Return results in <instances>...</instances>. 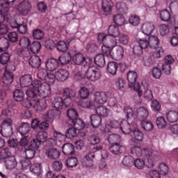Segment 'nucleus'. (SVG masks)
I'll return each instance as SVG.
<instances>
[{
    "instance_id": "bf43d9fd",
    "label": "nucleus",
    "mask_w": 178,
    "mask_h": 178,
    "mask_svg": "<svg viewBox=\"0 0 178 178\" xmlns=\"http://www.w3.org/2000/svg\"><path fill=\"white\" fill-rule=\"evenodd\" d=\"M159 172L163 176H166V175L169 173V167H168V165H166V163H161L159 165Z\"/></svg>"
},
{
    "instance_id": "f8f14e48",
    "label": "nucleus",
    "mask_w": 178,
    "mask_h": 178,
    "mask_svg": "<svg viewBox=\"0 0 178 178\" xmlns=\"http://www.w3.org/2000/svg\"><path fill=\"white\" fill-rule=\"evenodd\" d=\"M67 124L68 126H72V127H74L75 129L80 131L83 130L84 129V127L86 124H84V122L81 120L80 118H75L74 120H68L67 121Z\"/></svg>"
},
{
    "instance_id": "338daca9",
    "label": "nucleus",
    "mask_w": 178,
    "mask_h": 178,
    "mask_svg": "<svg viewBox=\"0 0 178 178\" xmlns=\"http://www.w3.org/2000/svg\"><path fill=\"white\" fill-rule=\"evenodd\" d=\"M134 165L138 169H144L145 168V161L143 159H136L134 161Z\"/></svg>"
},
{
    "instance_id": "72a5a7b5",
    "label": "nucleus",
    "mask_w": 178,
    "mask_h": 178,
    "mask_svg": "<svg viewBox=\"0 0 178 178\" xmlns=\"http://www.w3.org/2000/svg\"><path fill=\"white\" fill-rule=\"evenodd\" d=\"M91 124L94 129H97L101 126L102 123V118L99 115H92L90 118Z\"/></svg>"
},
{
    "instance_id": "09e8293b",
    "label": "nucleus",
    "mask_w": 178,
    "mask_h": 178,
    "mask_svg": "<svg viewBox=\"0 0 178 178\" xmlns=\"http://www.w3.org/2000/svg\"><path fill=\"white\" fill-rule=\"evenodd\" d=\"M10 155H12V152H10V149L8 147L0 150V161L8 159Z\"/></svg>"
},
{
    "instance_id": "774afa93",
    "label": "nucleus",
    "mask_w": 178,
    "mask_h": 178,
    "mask_svg": "<svg viewBox=\"0 0 178 178\" xmlns=\"http://www.w3.org/2000/svg\"><path fill=\"white\" fill-rule=\"evenodd\" d=\"M56 48L60 52H66L68 47L65 41H59L56 44Z\"/></svg>"
},
{
    "instance_id": "052dcab7",
    "label": "nucleus",
    "mask_w": 178,
    "mask_h": 178,
    "mask_svg": "<svg viewBox=\"0 0 178 178\" xmlns=\"http://www.w3.org/2000/svg\"><path fill=\"white\" fill-rule=\"evenodd\" d=\"M27 145H29V139H27V137L22 138L19 142L18 151H23L24 149H26V147H27Z\"/></svg>"
},
{
    "instance_id": "7c9ffc66",
    "label": "nucleus",
    "mask_w": 178,
    "mask_h": 178,
    "mask_svg": "<svg viewBox=\"0 0 178 178\" xmlns=\"http://www.w3.org/2000/svg\"><path fill=\"white\" fill-rule=\"evenodd\" d=\"M105 54H97L94 58L95 63L99 67H104L106 65V61H105Z\"/></svg>"
},
{
    "instance_id": "4d7b16f0",
    "label": "nucleus",
    "mask_w": 178,
    "mask_h": 178,
    "mask_svg": "<svg viewBox=\"0 0 178 178\" xmlns=\"http://www.w3.org/2000/svg\"><path fill=\"white\" fill-rule=\"evenodd\" d=\"M160 17L163 22L170 20V12L168 10H163L160 12Z\"/></svg>"
},
{
    "instance_id": "c756f323",
    "label": "nucleus",
    "mask_w": 178,
    "mask_h": 178,
    "mask_svg": "<svg viewBox=\"0 0 178 178\" xmlns=\"http://www.w3.org/2000/svg\"><path fill=\"white\" fill-rule=\"evenodd\" d=\"M31 129V127L30 124L27 122H22L18 128V133H19L21 136H26V134H28Z\"/></svg>"
},
{
    "instance_id": "7ed1b4c3",
    "label": "nucleus",
    "mask_w": 178,
    "mask_h": 178,
    "mask_svg": "<svg viewBox=\"0 0 178 178\" xmlns=\"http://www.w3.org/2000/svg\"><path fill=\"white\" fill-rule=\"evenodd\" d=\"M81 70L85 79L89 81H97L101 77V71L95 65H84L81 67Z\"/></svg>"
},
{
    "instance_id": "ddd939ff",
    "label": "nucleus",
    "mask_w": 178,
    "mask_h": 178,
    "mask_svg": "<svg viewBox=\"0 0 178 178\" xmlns=\"http://www.w3.org/2000/svg\"><path fill=\"white\" fill-rule=\"evenodd\" d=\"M31 10V4L26 1H24L18 6V10L22 16H27L29 12Z\"/></svg>"
},
{
    "instance_id": "e2e57ef3",
    "label": "nucleus",
    "mask_w": 178,
    "mask_h": 178,
    "mask_svg": "<svg viewBox=\"0 0 178 178\" xmlns=\"http://www.w3.org/2000/svg\"><path fill=\"white\" fill-rule=\"evenodd\" d=\"M36 138L42 144V143H45L48 140V133L46 131L39 132L36 136Z\"/></svg>"
},
{
    "instance_id": "dca6fc26",
    "label": "nucleus",
    "mask_w": 178,
    "mask_h": 178,
    "mask_svg": "<svg viewBox=\"0 0 178 178\" xmlns=\"http://www.w3.org/2000/svg\"><path fill=\"white\" fill-rule=\"evenodd\" d=\"M49 159H58L60 156V152L55 147H49L45 151Z\"/></svg>"
},
{
    "instance_id": "39448f33",
    "label": "nucleus",
    "mask_w": 178,
    "mask_h": 178,
    "mask_svg": "<svg viewBox=\"0 0 178 178\" xmlns=\"http://www.w3.org/2000/svg\"><path fill=\"white\" fill-rule=\"evenodd\" d=\"M103 54L107 56V58H111L114 59V60H122L123 56H124V50L122 46H117L114 49L105 50L103 49Z\"/></svg>"
},
{
    "instance_id": "603ef678",
    "label": "nucleus",
    "mask_w": 178,
    "mask_h": 178,
    "mask_svg": "<svg viewBox=\"0 0 178 178\" xmlns=\"http://www.w3.org/2000/svg\"><path fill=\"white\" fill-rule=\"evenodd\" d=\"M107 140L111 145L115 144V143H120V141H122L120 136H119L118 134H111L108 136Z\"/></svg>"
},
{
    "instance_id": "aec40b11",
    "label": "nucleus",
    "mask_w": 178,
    "mask_h": 178,
    "mask_svg": "<svg viewBox=\"0 0 178 178\" xmlns=\"http://www.w3.org/2000/svg\"><path fill=\"white\" fill-rule=\"evenodd\" d=\"M109 149L113 155H120L123 152V146L120 143L110 145Z\"/></svg>"
},
{
    "instance_id": "de8ad7c7",
    "label": "nucleus",
    "mask_w": 178,
    "mask_h": 178,
    "mask_svg": "<svg viewBox=\"0 0 178 178\" xmlns=\"http://www.w3.org/2000/svg\"><path fill=\"white\" fill-rule=\"evenodd\" d=\"M156 124L158 129H165L168 124V122L165 119V117H159L156 118Z\"/></svg>"
},
{
    "instance_id": "5fc2aeb1",
    "label": "nucleus",
    "mask_w": 178,
    "mask_h": 178,
    "mask_svg": "<svg viewBox=\"0 0 178 178\" xmlns=\"http://www.w3.org/2000/svg\"><path fill=\"white\" fill-rule=\"evenodd\" d=\"M77 129H75L74 128V127L68 129L66 132H65V138H73L74 137H76V136H77V131H76Z\"/></svg>"
},
{
    "instance_id": "a211bd4d",
    "label": "nucleus",
    "mask_w": 178,
    "mask_h": 178,
    "mask_svg": "<svg viewBox=\"0 0 178 178\" xmlns=\"http://www.w3.org/2000/svg\"><path fill=\"white\" fill-rule=\"evenodd\" d=\"M112 6H113V3L111 0H103L102 9L106 16L112 13Z\"/></svg>"
},
{
    "instance_id": "4be33fe9",
    "label": "nucleus",
    "mask_w": 178,
    "mask_h": 178,
    "mask_svg": "<svg viewBox=\"0 0 178 178\" xmlns=\"http://www.w3.org/2000/svg\"><path fill=\"white\" fill-rule=\"evenodd\" d=\"M72 60L75 65H90L87 61L86 60V56L81 53H79L75 54Z\"/></svg>"
},
{
    "instance_id": "b1692460",
    "label": "nucleus",
    "mask_w": 178,
    "mask_h": 178,
    "mask_svg": "<svg viewBox=\"0 0 178 178\" xmlns=\"http://www.w3.org/2000/svg\"><path fill=\"white\" fill-rule=\"evenodd\" d=\"M56 77L58 81H65L69 77V72L63 69L58 70L56 72Z\"/></svg>"
},
{
    "instance_id": "680f3d73",
    "label": "nucleus",
    "mask_w": 178,
    "mask_h": 178,
    "mask_svg": "<svg viewBox=\"0 0 178 178\" xmlns=\"http://www.w3.org/2000/svg\"><path fill=\"white\" fill-rule=\"evenodd\" d=\"M138 44L144 49H147V48H149V40L148 39V36L139 39Z\"/></svg>"
},
{
    "instance_id": "f704fd0d",
    "label": "nucleus",
    "mask_w": 178,
    "mask_h": 178,
    "mask_svg": "<svg viewBox=\"0 0 178 178\" xmlns=\"http://www.w3.org/2000/svg\"><path fill=\"white\" fill-rule=\"evenodd\" d=\"M118 67H119V65L118 63L115 61H111L108 63L107 65V72L110 74H112V76L116 75V73L118 72Z\"/></svg>"
},
{
    "instance_id": "ea45409f",
    "label": "nucleus",
    "mask_w": 178,
    "mask_h": 178,
    "mask_svg": "<svg viewBox=\"0 0 178 178\" xmlns=\"http://www.w3.org/2000/svg\"><path fill=\"white\" fill-rule=\"evenodd\" d=\"M13 98L17 102H22L24 99V92L22 90L16 89L13 92Z\"/></svg>"
},
{
    "instance_id": "c03bdc74",
    "label": "nucleus",
    "mask_w": 178,
    "mask_h": 178,
    "mask_svg": "<svg viewBox=\"0 0 178 178\" xmlns=\"http://www.w3.org/2000/svg\"><path fill=\"white\" fill-rule=\"evenodd\" d=\"M41 49V43L38 41H35L30 44V51L32 54H38Z\"/></svg>"
},
{
    "instance_id": "6e6d98bb",
    "label": "nucleus",
    "mask_w": 178,
    "mask_h": 178,
    "mask_svg": "<svg viewBox=\"0 0 178 178\" xmlns=\"http://www.w3.org/2000/svg\"><path fill=\"white\" fill-rule=\"evenodd\" d=\"M134 163V161L133 160V156H125L122 160V164L128 168L133 166Z\"/></svg>"
},
{
    "instance_id": "4c0bfd02",
    "label": "nucleus",
    "mask_w": 178,
    "mask_h": 178,
    "mask_svg": "<svg viewBox=\"0 0 178 178\" xmlns=\"http://www.w3.org/2000/svg\"><path fill=\"white\" fill-rule=\"evenodd\" d=\"M96 113H97V116L106 118L109 113V109L105 106H99L96 108Z\"/></svg>"
},
{
    "instance_id": "bb28decb",
    "label": "nucleus",
    "mask_w": 178,
    "mask_h": 178,
    "mask_svg": "<svg viewBox=\"0 0 178 178\" xmlns=\"http://www.w3.org/2000/svg\"><path fill=\"white\" fill-rule=\"evenodd\" d=\"M136 118L139 119H147L149 113L148 112V108L145 107H140L136 110L135 113Z\"/></svg>"
},
{
    "instance_id": "0e129e2a",
    "label": "nucleus",
    "mask_w": 178,
    "mask_h": 178,
    "mask_svg": "<svg viewBox=\"0 0 178 178\" xmlns=\"http://www.w3.org/2000/svg\"><path fill=\"white\" fill-rule=\"evenodd\" d=\"M33 37L35 40H42L44 38V31L36 29L33 31Z\"/></svg>"
},
{
    "instance_id": "79ce46f5",
    "label": "nucleus",
    "mask_w": 178,
    "mask_h": 178,
    "mask_svg": "<svg viewBox=\"0 0 178 178\" xmlns=\"http://www.w3.org/2000/svg\"><path fill=\"white\" fill-rule=\"evenodd\" d=\"M116 9L120 13H129V6L125 3L118 2L116 4Z\"/></svg>"
},
{
    "instance_id": "58836bf2",
    "label": "nucleus",
    "mask_w": 178,
    "mask_h": 178,
    "mask_svg": "<svg viewBox=\"0 0 178 178\" xmlns=\"http://www.w3.org/2000/svg\"><path fill=\"white\" fill-rule=\"evenodd\" d=\"M58 60L62 65H68L72 60V55L70 53H65L59 57Z\"/></svg>"
},
{
    "instance_id": "20e7f679",
    "label": "nucleus",
    "mask_w": 178,
    "mask_h": 178,
    "mask_svg": "<svg viewBox=\"0 0 178 178\" xmlns=\"http://www.w3.org/2000/svg\"><path fill=\"white\" fill-rule=\"evenodd\" d=\"M127 77L129 88L137 92L139 98H141V97H143V89H141V84L137 82V79H138L137 72L135 71H129L127 73Z\"/></svg>"
},
{
    "instance_id": "412c9836",
    "label": "nucleus",
    "mask_w": 178,
    "mask_h": 178,
    "mask_svg": "<svg viewBox=\"0 0 178 178\" xmlns=\"http://www.w3.org/2000/svg\"><path fill=\"white\" fill-rule=\"evenodd\" d=\"M13 73L12 72L8 70V67H6L5 72L3 76V83L6 86H9V84H12L13 81Z\"/></svg>"
},
{
    "instance_id": "3c124183",
    "label": "nucleus",
    "mask_w": 178,
    "mask_h": 178,
    "mask_svg": "<svg viewBox=\"0 0 178 178\" xmlns=\"http://www.w3.org/2000/svg\"><path fill=\"white\" fill-rule=\"evenodd\" d=\"M77 163H79V161L76 157L68 158L65 161V165L67 168H76V166H77Z\"/></svg>"
},
{
    "instance_id": "4468645a",
    "label": "nucleus",
    "mask_w": 178,
    "mask_h": 178,
    "mask_svg": "<svg viewBox=\"0 0 178 178\" xmlns=\"http://www.w3.org/2000/svg\"><path fill=\"white\" fill-rule=\"evenodd\" d=\"M95 102L100 104L101 105L106 104L108 101V95L105 92H96L94 94Z\"/></svg>"
},
{
    "instance_id": "e433bc0d",
    "label": "nucleus",
    "mask_w": 178,
    "mask_h": 178,
    "mask_svg": "<svg viewBox=\"0 0 178 178\" xmlns=\"http://www.w3.org/2000/svg\"><path fill=\"white\" fill-rule=\"evenodd\" d=\"M111 37L118 38L120 35V30L119 26L115 25H111L108 27V35Z\"/></svg>"
},
{
    "instance_id": "37998d69",
    "label": "nucleus",
    "mask_w": 178,
    "mask_h": 178,
    "mask_svg": "<svg viewBox=\"0 0 178 178\" xmlns=\"http://www.w3.org/2000/svg\"><path fill=\"white\" fill-rule=\"evenodd\" d=\"M114 23L117 24V26H123L124 23H126V19L124 16L122 14H118L113 16Z\"/></svg>"
},
{
    "instance_id": "a19ab883",
    "label": "nucleus",
    "mask_w": 178,
    "mask_h": 178,
    "mask_svg": "<svg viewBox=\"0 0 178 178\" xmlns=\"http://www.w3.org/2000/svg\"><path fill=\"white\" fill-rule=\"evenodd\" d=\"M166 116L170 123H176L178 120V113L177 111H170L167 113Z\"/></svg>"
},
{
    "instance_id": "6ab92c4d",
    "label": "nucleus",
    "mask_w": 178,
    "mask_h": 178,
    "mask_svg": "<svg viewBox=\"0 0 178 178\" xmlns=\"http://www.w3.org/2000/svg\"><path fill=\"white\" fill-rule=\"evenodd\" d=\"M29 170L38 178H42V168H41V164L38 163H33Z\"/></svg>"
},
{
    "instance_id": "2f4dec72",
    "label": "nucleus",
    "mask_w": 178,
    "mask_h": 178,
    "mask_svg": "<svg viewBox=\"0 0 178 178\" xmlns=\"http://www.w3.org/2000/svg\"><path fill=\"white\" fill-rule=\"evenodd\" d=\"M0 134L6 138H9L13 136V128L12 127H0Z\"/></svg>"
},
{
    "instance_id": "8fccbe9b",
    "label": "nucleus",
    "mask_w": 178,
    "mask_h": 178,
    "mask_svg": "<svg viewBox=\"0 0 178 178\" xmlns=\"http://www.w3.org/2000/svg\"><path fill=\"white\" fill-rule=\"evenodd\" d=\"M20 165L22 166V170H28L31 169L33 163L29 159H24L20 161Z\"/></svg>"
},
{
    "instance_id": "69168bd1",
    "label": "nucleus",
    "mask_w": 178,
    "mask_h": 178,
    "mask_svg": "<svg viewBox=\"0 0 178 178\" xmlns=\"http://www.w3.org/2000/svg\"><path fill=\"white\" fill-rule=\"evenodd\" d=\"M10 60V54L9 53H3L0 56V63L1 65H8Z\"/></svg>"
},
{
    "instance_id": "9b49d317",
    "label": "nucleus",
    "mask_w": 178,
    "mask_h": 178,
    "mask_svg": "<svg viewBox=\"0 0 178 178\" xmlns=\"http://www.w3.org/2000/svg\"><path fill=\"white\" fill-rule=\"evenodd\" d=\"M20 85L22 88L30 87L29 88H34V81L31 74H25L20 79Z\"/></svg>"
},
{
    "instance_id": "5701e85b",
    "label": "nucleus",
    "mask_w": 178,
    "mask_h": 178,
    "mask_svg": "<svg viewBox=\"0 0 178 178\" xmlns=\"http://www.w3.org/2000/svg\"><path fill=\"white\" fill-rule=\"evenodd\" d=\"M58 66H59V62H58V60L55 58H50L46 62V68L49 72L56 70V69H58Z\"/></svg>"
},
{
    "instance_id": "f3484780",
    "label": "nucleus",
    "mask_w": 178,
    "mask_h": 178,
    "mask_svg": "<svg viewBox=\"0 0 178 178\" xmlns=\"http://www.w3.org/2000/svg\"><path fill=\"white\" fill-rule=\"evenodd\" d=\"M141 30L143 34H145L147 36H149L152 34V31L155 30V25L150 22L144 23L142 25Z\"/></svg>"
},
{
    "instance_id": "473e14b6",
    "label": "nucleus",
    "mask_w": 178,
    "mask_h": 178,
    "mask_svg": "<svg viewBox=\"0 0 178 178\" xmlns=\"http://www.w3.org/2000/svg\"><path fill=\"white\" fill-rule=\"evenodd\" d=\"M15 1L16 0H3L5 3L0 2V12L6 15L9 12V5H13Z\"/></svg>"
},
{
    "instance_id": "a878e982",
    "label": "nucleus",
    "mask_w": 178,
    "mask_h": 178,
    "mask_svg": "<svg viewBox=\"0 0 178 178\" xmlns=\"http://www.w3.org/2000/svg\"><path fill=\"white\" fill-rule=\"evenodd\" d=\"M29 63L33 69H38L41 66V58L38 56H32L29 58Z\"/></svg>"
},
{
    "instance_id": "393cba45",
    "label": "nucleus",
    "mask_w": 178,
    "mask_h": 178,
    "mask_svg": "<svg viewBox=\"0 0 178 178\" xmlns=\"http://www.w3.org/2000/svg\"><path fill=\"white\" fill-rule=\"evenodd\" d=\"M94 159H95V154L92 152L88 153L84 157L85 165L88 168L94 166Z\"/></svg>"
},
{
    "instance_id": "c85d7f7f",
    "label": "nucleus",
    "mask_w": 178,
    "mask_h": 178,
    "mask_svg": "<svg viewBox=\"0 0 178 178\" xmlns=\"http://www.w3.org/2000/svg\"><path fill=\"white\" fill-rule=\"evenodd\" d=\"M132 138L130 140H134V141L140 143L144 140V134L140 131L138 129H135L132 130Z\"/></svg>"
},
{
    "instance_id": "9d476101",
    "label": "nucleus",
    "mask_w": 178,
    "mask_h": 178,
    "mask_svg": "<svg viewBox=\"0 0 178 178\" xmlns=\"http://www.w3.org/2000/svg\"><path fill=\"white\" fill-rule=\"evenodd\" d=\"M131 153L136 156H143V149H141V143L136 142L134 140H129Z\"/></svg>"
},
{
    "instance_id": "0eeeda50",
    "label": "nucleus",
    "mask_w": 178,
    "mask_h": 178,
    "mask_svg": "<svg viewBox=\"0 0 178 178\" xmlns=\"http://www.w3.org/2000/svg\"><path fill=\"white\" fill-rule=\"evenodd\" d=\"M51 136L52 138L48 139V143L51 147H55V145H58V143H61V141H64L65 140V135L56 131H52Z\"/></svg>"
},
{
    "instance_id": "cd10ccee",
    "label": "nucleus",
    "mask_w": 178,
    "mask_h": 178,
    "mask_svg": "<svg viewBox=\"0 0 178 178\" xmlns=\"http://www.w3.org/2000/svg\"><path fill=\"white\" fill-rule=\"evenodd\" d=\"M62 151L64 155H74V145L72 143H65L62 147Z\"/></svg>"
},
{
    "instance_id": "49530a36",
    "label": "nucleus",
    "mask_w": 178,
    "mask_h": 178,
    "mask_svg": "<svg viewBox=\"0 0 178 178\" xmlns=\"http://www.w3.org/2000/svg\"><path fill=\"white\" fill-rule=\"evenodd\" d=\"M67 116L68 117V120H74L77 119L79 113L74 108H70L67 111Z\"/></svg>"
},
{
    "instance_id": "f257e3e1",
    "label": "nucleus",
    "mask_w": 178,
    "mask_h": 178,
    "mask_svg": "<svg viewBox=\"0 0 178 178\" xmlns=\"http://www.w3.org/2000/svg\"><path fill=\"white\" fill-rule=\"evenodd\" d=\"M51 86L47 83H43L38 79L34 80V88H29L26 91V95L28 98H31L28 104L26 105V108H36V111H41L47 108V103L45 101L41 103L40 98H48L51 95Z\"/></svg>"
},
{
    "instance_id": "6e6552de",
    "label": "nucleus",
    "mask_w": 178,
    "mask_h": 178,
    "mask_svg": "<svg viewBox=\"0 0 178 178\" xmlns=\"http://www.w3.org/2000/svg\"><path fill=\"white\" fill-rule=\"evenodd\" d=\"M116 45H118L116 38L107 35L106 40L104 41V44L102 47V51L104 52V49L105 51H108V49H113Z\"/></svg>"
},
{
    "instance_id": "13d9d810",
    "label": "nucleus",
    "mask_w": 178,
    "mask_h": 178,
    "mask_svg": "<svg viewBox=\"0 0 178 178\" xmlns=\"http://www.w3.org/2000/svg\"><path fill=\"white\" fill-rule=\"evenodd\" d=\"M24 154H25L26 159H33V158L35 156V150L31 148L24 149Z\"/></svg>"
},
{
    "instance_id": "a18cd8bd",
    "label": "nucleus",
    "mask_w": 178,
    "mask_h": 178,
    "mask_svg": "<svg viewBox=\"0 0 178 178\" xmlns=\"http://www.w3.org/2000/svg\"><path fill=\"white\" fill-rule=\"evenodd\" d=\"M9 48V40L4 37L0 38V52H4Z\"/></svg>"
},
{
    "instance_id": "c9c22d12",
    "label": "nucleus",
    "mask_w": 178,
    "mask_h": 178,
    "mask_svg": "<svg viewBox=\"0 0 178 178\" xmlns=\"http://www.w3.org/2000/svg\"><path fill=\"white\" fill-rule=\"evenodd\" d=\"M147 38L149 39V48L154 49L159 47L160 41H159V38H158L157 36L150 35L147 36Z\"/></svg>"
},
{
    "instance_id": "423d86ee",
    "label": "nucleus",
    "mask_w": 178,
    "mask_h": 178,
    "mask_svg": "<svg viewBox=\"0 0 178 178\" xmlns=\"http://www.w3.org/2000/svg\"><path fill=\"white\" fill-rule=\"evenodd\" d=\"M120 129L123 134H130L133 130L137 129V123H136V122H133L130 124V122L124 120L120 123Z\"/></svg>"
},
{
    "instance_id": "864d4df0",
    "label": "nucleus",
    "mask_w": 178,
    "mask_h": 178,
    "mask_svg": "<svg viewBox=\"0 0 178 178\" xmlns=\"http://www.w3.org/2000/svg\"><path fill=\"white\" fill-rule=\"evenodd\" d=\"M141 126L145 131H151V130H154V124L151 121H142Z\"/></svg>"
},
{
    "instance_id": "f03ea898",
    "label": "nucleus",
    "mask_w": 178,
    "mask_h": 178,
    "mask_svg": "<svg viewBox=\"0 0 178 178\" xmlns=\"http://www.w3.org/2000/svg\"><path fill=\"white\" fill-rule=\"evenodd\" d=\"M64 99L60 97H56L52 103V105L55 109H56L58 114L60 115V109L63 106H70L73 102V98L76 96V92L73 90L66 88L63 90Z\"/></svg>"
},
{
    "instance_id": "1a4fd4ad",
    "label": "nucleus",
    "mask_w": 178,
    "mask_h": 178,
    "mask_svg": "<svg viewBox=\"0 0 178 178\" xmlns=\"http://www.w3.org/2000/svg\"><path fill=\"white\" fill-rule=\"evenodd\" d=\"M144 152L145 154V156L147 157V166L149 168H154L155 166V158H156L158 155V152L154 151L152 149H144Z\"/></svg>"
},
{
    "instance_id": "2eb2a0df",
    "label": "nucleus",
    "mask_w": 178,
    "mask_h": 178,
    "mask_svg": "<svg viewBox=\"0 0 178 178\" xmlns=\"http://www.w3.org/2000/svg\"><path fill=\"white\" fill-rule=\"evenodd\" d=\"M4 166L7 170H13L17 166V161L15 156H10L4 161Z\"/></svg>"
}]
</instances>
